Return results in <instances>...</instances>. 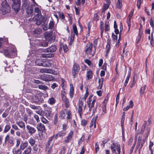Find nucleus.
I'll return each mask as SVG.
<instances>
[{
	"instance_id": "nucleus-1",
	"label": "nucleus",
	"mask_w": 154,
	"mask_h": 154,
	"mask_svg": "<svg viewBox=\"0 0 154 154\" xmlns=\"http://www.w3.org/2000/svg\"><path fill=\"white\" fill-rule=\"evenodd\" d=\"M34 11L38 14L34 16L32 20L34 21H36V23L37 25H39L42 23L43 17H42L41 14H39L41 11L38 8L35 7L34 9Z\"/></svg>"
},
{
	"instance_id": "nucleus-2",
	"label": "nucleus",
	"mask_w": 154,
	"mask_h": 154,
	"mask_svg": "<svg viewBox=\"0 0 154 154\" xmlns=\"http://www.w3.org/2000/svg\"><path fill=\"white\" fill-rule=\"evenodd\" d=\"M1 11L3 15L5 14L10 11V7L5 0L3 1L2 3Z\"/></svg>"
},
{
	"instance_id": "nucleus-3",
	"label": "nucleus",
	"mask_w": 154,
	"mask_h": 154,
	"mask_svg": "<svg viewBox=\"0 0 154 154\" xmlns=\"http://www.w3.org/2000/svg\"><path fill=\"white\" fill-rule=\"evenodd\" d=\"M111 151L115 154H120L121 146L119 143H113L110 146Z\"/></svg>"
},
{
	"instance_id": "nucleus-4",
	"label": "nucleus",
	"mask_w": 154,
	"mask_h": 154,
	"mask_svg": "<svg viewBox=\"0 0 154 154\" xmlns=\"http://www.w3.org/2000/svg\"><path fill=\"white\" fill-rule=\"evenodd\" d=\"M4 55L8 57L12 58L16 55L15 50L14 48L13 47L11 49L9 48L8 50L5 49L4 51Z\"/></svg>"
},
{
	"instance_id": "nucleus-5",
	"label": "nucleus",
	"mask_w": 154,
	"mask_h": 154,
	"mask_svg": "<svg viewBox=\"0 0 154 154\" xmlns=\"http://www.w3.org/2000/svg\"><path fill=\"white\" fill-rule=\"evenodd\" d=\"M13 4L12 8L17 13L19 11L20 5V0H12Z\"/></svg>"
},
{
	"instance_id": "nucleus-6",
	"label": "nucleus",
	"mask_w": 154,
	"mask_h": 154,
	"mask_svg": "<svg viewBox=\"0 0 154 154\" xmlns=\"http://www.w3.org/2000/svg\"><path fill=\"white\" fill-rule=\"evenodd\" d=\"M66 93L65 91H63V92L62 91L61 96L62 101L63 103H65L66 107L68 108L69 106V101L68 99L66 96Z\"/></svg>"
},
{
	"instance_id": "nucleus-7",
	"label": "nucleus",
	"mask_w": 154,
	"mask_h": 154,
	"mask_svg": "<svg viewBox=\"0 0 154 154\" xmlns=\"http://www.w3.org/2000/svg\"><path fill=\"white\" fill-rule=\"evenodd\" d=\"M80 69L79 66L78 64L75 63L73 65L72 69V73L74 78H75V75L78 73Z\"/></svg>"
},
{
	"instance_id": "nucleus-8",
	"label": "nucleus",
	"mask_w": 154,
	"mask_h": 154,
	"mask_svg": "<svg viewBox=\"0 0 154 154\" xmlns=\"http://www.w3.org/2000/svg\"><path fill=\"white\" fill-rule=\"evenodd\" d=\"M93 46L92 43H88L86 44L85 48V52L88 55H90L92 52Z\"/></svg>"
},
{
	"instance_id": "nucleus-9",
	"label": "nucleus",
	"mask_w": 154,
	"mask_h": 154,
	"mask_svg": "<svg viewBox=\"0 0 154 154\" xmlns=\"http://www.w3.org/2000/svg\"><path fill=\"white\" fill-rule=\"evenodd\" d=\"M56 50V47L55 45H52L49 48V58L53 57L54 56V53Z\"/></svg>"
},
{
	"instance_id": "nucleus-10",
	"label": "nucleus",
	"mask_w": 154,
	"mask_h": 154,
	"mask_svg": "<svg viewBox=\"0 0 154 154\" xmlns=\"http://www.w3.org/2000/svg\"><path fill=\"white\" fill-rule=\"evenodd\" d=\"M26 128L27 132L31 135L35 133L36 131V130L35 128L29 125H26Z\"/></svg>"
},
{
	"instance_id": "nucleus-11",
	"label": "nucleus",
	"mask_w": 154,
	"mask_h": 154,
	"mask_svg": "<svg viewBox=\"0 0 154 154\" xmlns=\"http://www.w3.org/2000/svg\"><path fill=\"white\" fill-rule=\"evenodd\" d=\"M42 60L39 59H37L35 61V64L38 66H47L48 63H45L44 60Z\"/></svg>"
},
{
	"instance_id": "nucleus-12",
	"label": "nucleus",
	"mask_w": 154,
	"mask_h": 154,
	"mask_svg": "<svg viewBox=\"0 0 154 154\" xmlns=\"http://www.w3.org/2000/svg\"><path fill=\"white\" fill-rule=\"evenodd\" d=\"M78 105L79 107L78 111L80 117H81L82 114V111L83 103L82 100L80 99L79 100Z\"/></svg>"
},
{
	"instance_id": "nucleus-13",
	"label": "nucleus",
	"mask_w": 154,
	"mask_h": 154,
	"mask_svg": "<svg viewBox=\"0 0 154 154\" xmlns=\"http://www.w3.org/2000/svg\"><path fill=\"white\" fill-rule=\"evenodd\" d=\"M145 140H142V142H137L136 147V149H138V151L139 152V153H140V150L142 148L144 143H145Z\"/></svg>"
},
{
	"instance_id": "nucleus-14",
	"label": "nucleus",
	"mask_w": 154,
	"mask_h": 154,
	"mask_svg": "<svg viewBox=\"0 0 154 154\" xmlns=\"http://www.w3.org/2000/svg\"><path fill=\"white\" fill-rule=\"evenodd\" d=\"M73 135V132L70 131L68 135L66 137L64 142L65 143H68L69 142Z\"/></svg>"
},
{
	"instance_id": "nucleus-15",
	"label": "nucleus",
	"mask_w": 154,
	"mask_h": 154,
	"mask_svg": "<svg viewBox=\"0 0 154 154\" xmlns=\"http://www.w3.org/2000/svg\"><path fill=\"white\" fill-rule=\"evenodd\" d=\"M36 128L38 131L44 132L45 130V127L44 125L41 123L37 124Z\"/></svg>"
},
{
	"instance_id": "nucleus-16",
	"label": "nucleus",
	"mask_w": 154,
	"mask_h": 154,
	"mask_svg": "<svg viewBox=\"0 0 154 154\" xmlns=\"http://www.w3.org/2000/svg\"><path fill=\"white\" fill-rule=\"evenodd\" d=\"M111 41L109 39H108L107 40V44L106 45V55L108 54L111 48Z\"/></svg>"
},
{
	"instance_id": "nucleus-17",
	"label": "nucleus",
	"mask_w": 154,
	"mask_h": 154,
	"mask_svg": "<svg viewBox=\"0 0 154 154\" xmlns=\"http://www.w3.org/2000/svg\"><path fill=\"white\" fill-rule=\"evenodd\" d=\"M55 36L52 34V32L51 31L49 32V42H53L55 40Z\"/></svg>"
},
{
	"instance_id": "nucleus-18",
	"label": "nucleus",
	"mask_w": 154,
	"mask_h": 154,
	"mask_svg": "<svg viewBox=\"0 0 154 154\" xmlns=\"http://www.w3.org/2000/svg\"><path fill=\"white\" fill-rule=\"evenodd\" d=\"M44 35L46 41V42H43L42 43V45L43 47H46L48 45V33L46 32L44 33Z\"/></svg>"
},
{
	"instance_id": "nucleus-19",
	"label": "nucleus",
	"mask_w": 154,
	"mask_h": 154,
	"mask_svg": "<svg viewBox=\"0 0 154 154\" xmlns=\"http://www.w3.org/2000/svg\"><path fill=\"white\" fill-rule=\"evenodd\" d=\"M16 124L22 129L24 130L25 129V123L22 121H17Z\"/></svg>"
},
{
	"instance_id": "nucleus-20",
	"label": "nucleus",
	"mask_w": 154,
	"mask_h": 154,
	"mask_svg": "<svg viewBox=\"0 0 154 154\" xmlns=\"http://www.w3.org/2000/svg\"><path fill=\"white\" fill-rule=\"evenodd\" d=\"M28 142L26 141L22 142L20 146V149L23 150L28 146Z\"/></svg>"
},
{
	"instance_id": "nucleus-21",
	"label": "nucleus",
	"mask_w": 154,
	"mask_h": 154,
	"mask_svg": "<svg viewBox=\"0 0 154 154\" xmlns=\"http://www.w3.org/2000/svg\"><path fill=\"white\" fill-rule=\"evenodd\" d=\"M70 88L69 94L70 97L72 98L73 97L74 94V88L72 84H70Z\"/></svg>"
},
{
	"instance_id": "nucleus-22",
	"label": "nucleus",
	"mask_w": 154,
	"mask_h": 154,
	"mask_svg": "<svg viewBox=\"0 0 154 154\" xmlns=\"http://www.w3.org/2000/svg\"><path fill=\"white\" fill-rule=\"evenodd\" d=\"M95 102H96V99H95V98L93 97V100L92 102L90 104V105L89 104V105H88V107L89 108V111H91V110H92V108L93 107H94V105L95 103Z\"/></svg>"
},
{
	"instance_id": "nucleus-23",
	"label": "nucleus",
	"mask_w": 154,
	"mask_h": 154,
	"mask_svg": "<svg viewBox=\"0 0 154 154\" xmlns=\"http://www.w3.org/2000/svg\"><path fill=\"white\" fill-rule=\"evenodd\" d=\"M32 148L29 146L26 148L23 152V154H29L31 152Z\"/></svg>"
},
{
	"instance_id": "nucleus-24",
	"label": "nucleus",
	"mask_w": 154,
	"mask_h": 154,
	"mask_svg": "<svg viewBox=\"0 0 154 154\" xmlns=\"http://www.w3.org/2000/svg\"><path fill=\"white\" fill-rule=\"evenodd\" d=\"M26 13L28 15L32 14L33 11V9L31 7H28L26 8Z\"/></svg>"
},
{
	"instance_id": "nucleus-25",
	"label": "nucleus",
	"mask_w": 154,
	"mask_h": 154,
	"mask_svg": "<svg viewBox=\"0 0 154 154\" xmlns=\"http://www.w3.org/2000/svg\"><path fill=\"white\" fill-rule=\"evenodd\" d=\"M129 103H130V104H129V106H126V107L125 108L123 109V110L124 111H127V110H128V109L129 108H132L134 104H133V101L132 100H131L130 101Z\"/></svg>"
},
{
	"instance_id": "nucleus-26",
	"label": "nucleus",
	"mask_w": 154,
	"mask_h": 154,
	"mask_svg": "<svg viewBox=\"0 0 154 154\" xmlns=\"http://www.w3.org/2000/svg\"><path fill=\"white\" fill-rule=\"evenodd\" d=\"M86 77L88 79H91L92 77V72L90 70H89L87 73Z\"/></svg>"
},
{
	"instance_id": "nucleus-27",
	"label": "nucleus",
	"mask_w": 154,
	"mask_h": 154,
	"mask_svg": "<svg viewBox=\"0 0 154 154\" xmlns=\"http://www.w3.org/2000/svg\"><path fill=\"white\" fill-rule=\"evenodd\" d=\"M72 30L74 34H75L76 35H78V33L77 29V28L75 24H73L72 26Z\"/></svg>"
},
{
	"instance_id": "nucleus-28",
	"label": "nucleus",
	"mask_w": 154,
	"mask_h": 154,
	"mask_svg": "<svg viewBox=\"0 0 154 154\" xmlns=\"http://www.w3.org/2000/svg\"><path fill=\"white\" fill-rule=\"evenodd\" d=\"M105 28L106 32L109 31L110 29L109 24V22L106 21L105 23Z\"/></svg>"
},
{
	"instance_id": "nucleus-29",
	"label": "nucleus",
	"mask_w": 154,
	"mask_h": 154,
	"mask_svg": "<svg viewBox=\"0 0 154 154\" xmlns=\"http://www.w3.org/2000/svg\"><path fill=\"white\" fill-rule=\"evenodd\" d=\"M66 134V132L65 131H61L59 132L56 135V136L61 137L64 136Z\"/></svg>"
},
{
	"instance_id": "nucleus-30",
	"label": "nucleus",
	"mask_w": 154,
	"mask_h": 154,
	"mask_svg": "<svg viewBox=\"0 0 154 154\" xmlns=\"http://www.w3.org/2000/svg\"><path fill=\"white\" fill-rule=\"evenodd\" d=\"M103 78H101V79H99L98 80V83H99V85L98 87V89H101L103 85Z\"/></svg>"
},
{
	"instance_id": "nucleus-31",
	"label": "nucleus",
	"mask_w": 154,
	"mask_h": 154,
	"mask_svg": "<svg viewBox=\"0 0 154 154\" xmlns=\"http://www.w3.org/2000/svg\"><path fill=\"white\" fill-rule=\"evenodd\" d=\"M11 128V127L10 124L6 125L5 127V129L3 131V133H7L10 130Z\"/></svg>"
},
{
	"instance_id": "nucleus-32",
	"label": "nucleus",
	"mask_w": 154,
	"mask_h": 154,
	"mask_svg": "<svg viewBox=\"0 0 154 154\" xmlns=\"http://www.w3.org/2000/svg\"><path fill=\"white\" fill-rule=\"evenodd\" d=\"M28 142L32 146H33L35 144V141L34 139L32 137L29 139Z\"/></svg>"
},
{
	"instance_id": "nucleus-33",
	"label": "nucleus",
	"mask_w": 154,
	"mask_h": 154,
	"mask_svg": "<svg viewBox=\"0 0 154 154\" xmlns=\"http://www.w3.org/2000/svg\"><path fill=\"white\" fill-rule=\"evenodd\" d=\"M116 5L117 8L119 9L121 8L122 6V0H117Z\"/></svg>"
},
{
	"instance_id": "nucleus-34",
	"label": "nucleus",
	"mask_w": 154,
	"mask_h": 154,
	"mask_svg": "<svg viewBox=\"0 0 154 154\" xmlns=\"http://www.w3.org/2000/svg\"><path fill=\"white\" fill-rule=\"evenodd\" d=\"M103 24H104V23L103 21H101L100 22V28L101 30V36L104 30V27L103 26Z\"/></svg>"
},
{
	"instance_id": "nucleus-35",
	"label": "nucleus",
	"mask_w": 154,
	"mask_h": 154,
	"mask_svg": "<svg viewBox=\"0 0 154 154\" xmlns=\"http://www.w3.org/2000/svg\"><path fill=\"white\" fill-rule=\"evenodd\" d=\"M103 106V112L102 113V115H104L106 113V104L105 103H103L102 106Z\"/></svg>"
},
{
	"instance_id": "nucleus-36",
	"label": "nucleus",
	"mask_w": 154,
	"mask_h": 154,
	"mask_svg": "<svg viewBox=\"0 0 154 154\" xmlns=\"http://www.w3.org/2000/svg\"><path fill=\"white\" fill-rule=\"evenodd\" d=\"M29 7L28 5V3L27 0H25L23 1L22 4V8L23 9H26Z\"/></svg>"
},
{
	"instance_id": "nucleus-37",
	"label": "nucleus",
	"mask_w": 154,
	"mask_h": 154,
	"mask_svg": "<svg viewBox=\"0 0 154 154\" xmlns=\"http://www.w3.org/2000/svg\"><path fill=\"white\" fill-rule=\"evenodd\" d=\"M150 128H147L146 129V132L145 134V138L144 139L145 140L147 139L149 132H150Z\"/></svg>"
},
{
	"instance_id": "nucleus-38",
	"label": "nucleus",
	"mask_w": 154,
	"mask_h": 154,
	"mask_svg": "<svg viewBox=\"0 0 154 154\" xmlns=\"http://www.w3.org/2000/svg\"><path fill=\"white\" fill-rule=\"evenodd\" d=\"M148 125L147 122L146 121H145L144 122V123L142 126V127L141 129V133H143V131L145 129V127L146 125Z\"/></svg>"
},
{
	"instance_id": "nucleus-39",
	"label": "nucleus",
	"mask_w": 154,
	"mask_h": 154,
	"mask_svg": "<svg viewBox=\"0 0 154 154\" xmlns=\"http://www.w3.org/2000/svg\"><path fill=\"white\" fill-rule=\"evenodd\" d=\"M51 61L50 60H49V66H50L51 67H53L54 68L56 67V62L53 63L51 62Z\"/></svg>"
},
{
	"instance_id": "nucleus-40",
	"label": "nucleus",
	"mask_w": 154,
	"mask_h": 154,
	"mask_svg": "<svg viewBox=\"0 0 154 154\" xmlns=\"http://www.w3.org/2000/svg\"><path fill=\"white\" fill-rule=\"evenodd\" d=\"M60 47L61 48H63V50L65 52H66L68 50V48L67 45L65 44H61Z\"/></svg>"
},
{
	"instance_id": "nucleus-41",
	"label": "nucleus",
	"mask_w": 154,
	"mask_h": 154,
	"mask_svg": "<svg viewBox=\"0 0 154 154\" xmlns=\"http://www.w3.org/2000/svg\"><path fill=\"white\" fill-rule=\"evenodd\" d=\"M32 99L35 102H38L40 100L39 98L38 95H35V96L33 97Z\"/></svg>"
},
{
	"instance_id": "nucleus-42",
	"label": "nucleus",
	"mask_w": 154,
	"mask_h": 154,
	"mask_svg": "<svg viewBox=\"0 0 154 154\" xmlns=\"http://www.w3.org/2000/svg\"><path fill=\"white\" fill-rule=\"evenodd\" d=\"M49 103H50V104L51 105H53L56 102L55 99L54 97H52L51 98H50L49 99Z\"/></svg>"
},
{
	"instance_id": "nucleus-43",
	"label": "nucleus",
	"mask_w": 154,
	"mask_h": 154,
	"mask_svg": "<svg viewBox=\"0 0 154 154\" xmlns=\"http://www.w3.org/2000/svg\"><path fill=\"white\" fill-rule=\"evenodd\" d=\"M66 114L67 115V116L66 117V118L68 119H70L72 118V115L71 112L70 111H68L66 113Z\"/></svg>"
},
{
	"instance_id": "nucleus-44",
	"label": "nucleus",
	"mask_w": 154,
	"mask_h": 154,
	"mask_svg": "<svg viewBox=\"0 0 154 154\" xmlns=\"http://www.w3.org/2000/svg\"><path fill=\"white\" fill-rule=\"evenodd\" d=\"M66 110L65 109L64 110H62L60 113V117L61 119H63L64 117L65 116V111Z\"/></svg>"
},
{
	"instance_id": "nucleus-45",
	"label": "nucleus",
	"mask_w": 154,
	"mask_h": 154,
	"mask_svg": "<svg viewBox=\"0 0 154 154\" xmlns=\"http://www.w3.org/2000/svg\"><path fill=\"white\" fill-rule=\"evenodd\" d=\"M21 150L20 149H18L17 150H16L15 149H14L13 150V152L14 154H21Z\"/></svg>"
},
{
	"instance_id": "nucleus-46",
	"label": "nucleus",
	"mask_w": 154,
	"mask_h": 154,
	"mask_svg": "<svg viewBox=\"0 0 154 154\" xmlns=\"http://www.w3.org/2000/svg\"><path fill=\"white\" fill-rule=\"evenodd\" d=\"M109 4H108V3L107 4H104L102 11V12H104L105 11L108 9L109 7Z\"/></svg>"
},
{
	"instance_id": "nucleus-47",
	"label": "nucleus",
	"mask_w": 154,
	"mask_h": 154,
	"mask_svg": "<svg viewBox=\"0 0 154 154\" xmlns=\"http://www.w3.org/2000/svg\"><path fill=\"white\" fill-rule=\"evenodd\" d=\"M89 94L88 92V89L87 88L86 90V93L85 94L84 96L82 98V99L85 101L86 100V98L88 97Z\"/></svg>"
},
{
	"instance_id": "nucleus-48",
	"label": "nucleus",
	"mask_w": 154,
	"mask_h": 154,
	"mask_svg": "<svg viewBox=\"0 0 154 154\" xmlns=\"http://www.w3.org/2000/svg\"><path fill=\"white\" fill-rule=\"evenodd\" d=\"M54 26V22L52 21H50L49 23V29H52L53 28Z\"/></svg>"
},
{
	"instance_id": "nucleus-49",
	"label": "nucleus",
	"mask_w": 154,
	"mask_h": 154,
	"mask_svg": "<svg viewBox=\"0 0 154 154\" xmlns=\"http://www.w3.org/2000/svg\"><path fill=\"white\" fill-rule=\"evenodd\" d=\"M87 124V122L85 119H83L81 121V125L83 126H85Z\"/></svg>"
},
{
	"instance_id": "nucleus-50",
	"label": "nucleus",
	"mask_w": 154,
	"mask_h": 154,
	"mask_svg": "<svg viewBox=\"0 0 154 154\" xmlns=\"http://www.w3.org/2000/svg\"><path fill=\"white\" fill-rule=\"evenodd\" d=\"M38 87L39 89H41L46 90L48 89L47 87L44 85H38Z\"/></svg>"
},
{
	"instance_id": "nucleus-51",
	"label": "nucleus",
	"mask_w": 154,
	"mask_h": 154,
	"mask_svg": "<svg viewBox=\"0 0 154 154\" xmlns=\"http://www.w3.org/2000/svg\"><path fill=\"white\" fill-rule=\"evenodd\" d=\"M57 72L55 71L54 70L49 69V73L52 74L54 75H57Z\"/></svg>"
},
{
	"instance_id": "nucleus-52",
	"label": "nucleus",
	"mask_w": 154,
	"mask_h": 154,
	"mask_svg": "<svg viewBox=\"0 0 154 154\" xmlns=\"http://www.w3.org/2000/svg\"><path fill=\"white\" fill-rule=\"evenodd\" d=\"M93 97V96L92 95H90L88 98L87 101V103L88 105L89 104L90 105L91 102L92 100V98Z\"/></svg>"
},
{
	"instance_id": "nucleus-53",
	"label": "nucleus",
	"mask_w": 154,
	"mask_h": 154,
	"mask_svg": "<svg viewBox=\"0 0 154 154\" xmlns=\"http://www.w3.org/2000/svg\"><path fill=\"white\" fill-rule=\"evenodd\" d=\"M97 118L95 117H94L91 120V122L92 123H93V125H94V128L96 127V121Z\"/></svg>"
},
{
	"instance_id": "nucleus-54",
	"label": "nucleus",
	"mask_w": 154,
	"mask_h": 154,
	"mask_svg": "<svg viewBox=\"0 0 154 154\" xmlns=\"http://www.w3.org/2000/svg\"><path fill=\"white\" fill-rule=\"evenodd\" d=\"M146 87V85H144L143 86V87H142L141 88L140 91V94H143L144 93Z\"/></svg>"
},
{
	"instance_id": "nucleus-55",
	"label": "nucleus",
	"mask_w": 154,
	"mask_h": 154,
	"mask_svg": "<svg viewBox=\"0 0 154 154\" xmlns=\"http://www.w3.org/2000/svg\"><path fill=\"white\" fill-rule=\"evenodd\" d=\"M143 1V0H138L137 2V6L138 9L140 7V5L141 2Z\"/></svg>"
},
{
	"instance_id": "nucleus-56",
	"label": "nucleus",
	"mask_w": 154,
	"mask_h": 154,
	"mask_svg": "<svg viewBox=\"0 0 154 154\" xmlns=\"http://www.w3.org/2000/svg\"><path fill=\"white\" fill-rule=\"evenodd\" d=\"M131 19H130L129 18H128V19L127 20V23L128 24V31H129L130 28L131 27Z\"/></svg>"
},
{
	"instance_id": "nucleus-57",
	"label": "nucleus",
	"mask_w": 154,
	"mask_h": 154,
	"mask_svg": "<svg viewBox=\"0 0 154 154\" xmlns=\"http://www.w3.org/2000/svg\"><path fill=\"white\" fill-rule=\"evenodd\" d=\"M135 143L132 146L131 148L130 149V150L129 151V154H131L133 151V149H134V148L135 147Z\"/></svg>"
},
{
	"instance_id": "nucleus-58",
	"label": "nucleus",
	"mask_w": 154,
	"mask_h": 154,
	"mask_svg": "<svg viewBox=\"0 0 154 154\" xmlns=\"http://www.w3.org/2000/svg\"><path fill=\"white\" fill-rule=\"evenodd\" d=\"M40 72L42 73H48V70L46 68H43L40 69Z\"/></svg>"
},
{
	"instance_id": "nucleus-59",
	"label": "nucleus",
	"mask_w": 154,
	"mask_h": 154,
	"mask_svg": "<svg viewBox=\"0 0 154 154\" xmlns=\"http://www.w3.org/2000/svg\"><path fill=\"white\" fill-rule=\"evenodd\" d=\"M26 110L27 113H28V114L29 115V116H31L33 114L32 111V110H30V109H26Z\"/></svg>"
},
{
	"instance_id": "nucleus-60",
	"label": "nucleus",
	"mask_w": 154,
	"mask_h": 154,
	"mask_svg": "<svg viewBox=\"0 0 154 154\" xmlns=\"http://www.w3.org/2000/svg\"><path fill=\"white\" fill-rule=\"evenodd\" d=\"M134 12V9H132V10H131L128 16V18H129L130 19H131L132 16L133 15Z\"/></svg>"
},
{
	"instance_id": "nucleus-61",
	"label": "nucleus",
	"mask_w": 154,
	"mask_h": 154,
	"mask_svg": "<svg viewBox=\"0 0 154 154\" xmlns=\"http://www.w3.org/2000/svg\"><path fill=\"white\" fill-rule=\"evenodd\" d=\"M129 76H127L126 78V80H125L124 84V86H125V87L128 84V82L129 81Z\"/></svg>"
},
{
	"instance_id": "nucleus-62",
	"label": "nucleus",
	"mask_w": 154,
	"mask_h": 154,
	"mask_svg": "<svg viewBox=\"0 0 154 154\" xmlns=\"http://www.w3.org/2000/svg\"><path fill=\"white\" fill-rule=\"evenodd\" d=\"M30 106L33 109L35 110L38 109V106H35L33 105H31Z\"/></svg>"
},
{
	"instance_id": "nucleus-63",
	"label": "nucleus",
	"mask_w": 154,
	"mask_h": 154,
	"mask_svg": "<svg viewBox=\"0 0 154 154\" xmlns=\"http://www.w3.org/2000/svg\"><path fill=\"white\" fill-rule=\"evenodd\" d=\"M59 15L60 18L62 19H64L65 18V16L62 13H59Z\"/></svg>"
},
{
	"instance_id": "nucleus-64",
	"label": "nucleus",
	"mask_w": 154,
	"mask_h": 154,
	"mask_svg": "<svg viewBox=\"0 0 154 154\" xmlns=\"http://www.w3.org/2000/svg\"><path fill=\"white\" fill-rule=\"evenodd\" d=\"M112 37L114 42L115 41H117V36L116 35H115L114 33H112Z\"/></svg>"
}]
</instances>
